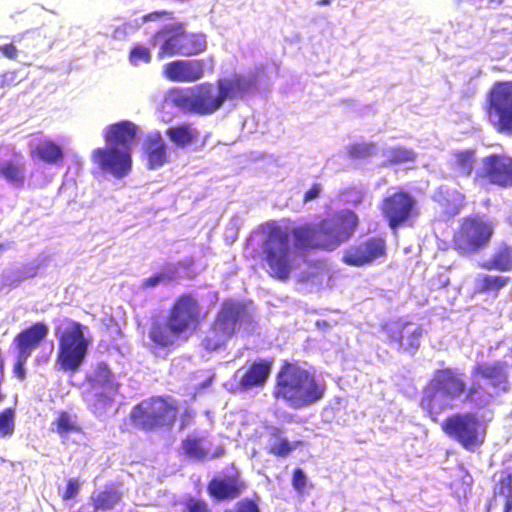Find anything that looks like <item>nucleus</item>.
<instances>
[{"instance_id":"obj_22","label":"nucleus","mask_w":512,"mask_h":512,"mask_svg":"<svg viewBox=\"0 0 512 512\" xmlns=\"http://www.w3.org/2000/svg\"><path fill=\"white\" fill-rule=\"evenodd\" d=\"M137 126L128 120L109 125L104 131V140L119 149H130L135 141Z\"/></svg>"},{"instance_id":"obj_50","label":"nucleus","mask_w":512,"mask_h":512,"mask_svg":"<svg viewBox=\"0 0 512 512\" xmlns=\"http://www.w3.org/2000/svg\"><path fill=\"white\" fill-rule=\"evenodd\" d=\"M28 357L20 356L16 354V360L13 366V373L15 377L23 381L26 378L25 364Z\"/></svg>"},{"instance_id":"obj_15","label":"nucleus","mask_w":512,"mask_h":512,"mask_svg":"<svg viewBox=\"0 0 512 512\" xmlns=\"http://www.w3.org/2000/svg\"><path fill=\"white\" fill-rule=\"evenodd\" d=\"M483 168L474 176V181L486 180L501 188L512 187V157L490 154L482 160Z\"/></svg>"},{"instance_id":"obj_14","label":"nucleus","mask_w":512,"mask_h":512,"mask_svg":"<svg viewBox=\"0 0 512 512\" xmlns=\"http://www.w3.org/2000/svg\"><path fill=\"white\" fill-rule=\"evenodd\" d=\"M510 366L504 360H497L492 363H477L471 371V380L480 381L487 389L491 391L506 392L510 388Z\"/></svg>"},{"instance_id":"obj_29","label":"nucleus","mask_w":512,"mask_h":512,"mask_svg":"<svg viewBox=\"0 0 512 512\" xmlns=\"http://www.w3.org/2000/svg\"><path fill=\"white\" fill-rule=\"evenodd\" d=\"M33 159L40 160L48 165H57L64 160V151L60 144L52 139L45 138L37 143L31 150Z\"/></svg>"},{"instance_id":"obj_37","label":"nucleus","mask_w":512,"mask_h":512,"mask_svg":"<svg viewBox=\"0 0 512 512\" xmlns=\"http://www.w3.org/2000/svg\"><path fill=\"white\" fill-rule=\"evenodd\" d=\"M384 166H391L406 162H413L416 159V153L412 148L397 145L384 151Z\"/></svg>"},{"instance_id":"obj_32","label":"nucleus","mask_w":512,"mask_h":512,"mask_svg":"<svg viewBox=\"0 0 512 512\" xmlns=\"http://www.w3.org/2000/svg\"><path fill=\"white\" fill-rule=\"evenodd\" d=\"M232 338L231 335L215 320L205 331L201 340V347L208 352L216 351Z\"/></svg>"},{"instance_id":"obj_34","label":"nucleus","mask_w":512,"mask_h":512,"mask_svg":"<svg viewBox=\"0 0 512 512\" xmlns=\"http://www.w3.org/2000/svg\"><path fill=\"white\" fill-rule=\"evenodd\" d=\"M122 491L117 484H110L103 490L91 496L92 504L95 511L102 509L108 510L113 508L122 499Z\"/></svg>"},{"instance_id":"obj_38","label":"nucleus","mask_w":512,"mask_h":512,"mask_svg":"<svg viewBox=\"0 0 512 512\" xmlns=\"http://www.w3.org/2000/svg\"><path fill=\"white\" fill-rule=\"evenodd\" d=\"M453 156V169L463 177L470 176L474 169L475 151L473 149L457 151Z\"/></svg>"},{"instance_id":"obj_28","label":"nucleus","mask_w":512,"mask_h":512,"mask_svg":"<svg viewBox=\"0 0 512 512\" xmlns=\"http://www.w3.org/2000/svg\"><path fill=\"white\" fill-rule=\"evenodd\" d=\"M181 447L184 455L196 461H204L206 459H213L221 457L225 449L222 446H218L210 454L208 449L204 445V438L197 436H187L182 440Z\"/></svg>"},{"instance_id":"obj_58","label":"nucleus","mask_w":512,"mask_h":512,"mask_svg":"<svg viewBox=\"0 0 512 512\" xmlns=\"http://www.w3.org/2000/svg\"><path fill=\"white\" fill-rule=\"evenodd\" d=\"M331 2V0H319L317 3L320 6L328 5Z\"/></svg>"},{"instance_id":"obj_1","label":"nucleus","mask_w":512,"mask_h":512,"mask_svg":"<svg viewBox=\"0 0 512 512\" xmlns=\"http://www.w3.org/2000/svg\"><path fill=\"white\" fill-rule=\"evenodd\" d=\"M358 226L359 217L350 209L339 210L317 224L304 223L292 228L276 221L267 222L259 252L260 262L270 277L285 282L296 268V252L335 250L355 234Z\"/></svg>"},{"instance_id":"obj_56","label":"nucleus","mask_w":512,"mask_h":512,"mask_svg":"<svg viewBox=\"0 0 512 512\" xmlns=\"http://www.w3.org/2000/svg\"><path fill=\"white\" fill-rule=\"evenodd\" d=\"M282 431L278 427H273L271 430V435L274 437H279L281 435Z\"/></svg>"},{"instance_id":"obj_3","label":"nucleus","mask_w":512,"mask_h":512,"mask_svg":"<svg viewBox=\"0 0 512 512\" xmlns=\"http://www.w3.org/2000/svg\"><path fill=\"white\" fill-rule=\"evenodd\" d=\"M326 390L325 382L314 372L284 360L276 373L272 396L293 409H301L321 401Z\"/></svg>"},{"instance_id":"obj_36","label":"nucleus","mask_w":512,"mask_h":512,"mask_svg":"<svg viewBox=\"0 0 512 512\" xmlns=\"http://www.w3.org/2000/svg\"><path fill=\"white\" fill-rule=\"evenodd\" d=\"M166 135L177 147H186L196 140L198 132L191 124L186 123L169 127Z\"/></svg>"},{"instance_id":"obj_35","label":"nucleus","mask_w":512,"mask_h":512,"mask_svg":"<svg viewBox=\"0 0 512 512\" xmlns=\"http://www.w3.org/2000/svg\"><path fill=\"white\" fill-rule=\"evenodd\" d=\"M52 428L62 440H65L69 434L82 432V428L77 422V416L64 410L57 413L52 422Z\"/></svg>"},{"instance_id":"obj_57","label":"nucleus","mask_w":512,"mask_h":512,"mask_svg":"<svg viewBox=\"0 0 512 512\" xmlns=\"http://www.w3.org/2000/svg\"><path fill=\"white\" fill-rule=\"evenodd\" d=\"M362 200H363V193L361 191H359L356 200H354V204L361 203Z\"/></svg>"},{"instance_id":"obj_30","label":"nucleus","mask_w":512,"mask_h":512,"mask_svg":"<svg viewBox=\"0 0 512 512\" xmlns=\"http://www.w3.org/2000/svg\"><path fill=\"white\" fill-rule=\"evenodd\" d=\"M145 152L149 169L161 167L168 161L167 147L160 133L148 136Z\"/></svg>"},{"instance_id":"obj_48","label":"nucleus","mask_w":512,"mask_h":512,"mask_svg":"<svg viewBox=\"0 0 512 512\" xmlns=\"http://www.w3.org/2000/svg\"><path fill=\"white\" fill-rule=\"evenodd\" d=\"M80 490V483L77 478H70L67 481L65 490L63 491L61 497L64 501L74 498Z\"/></svg>"},{"instance_id":"obj_25","label":"nucleus","mask_w":512,"mask_h":512,"mask_svg":"<svg viewBox=\"0 0 512 512\" xmlns=\"http://www.w3.org/2000/svg\"><path fill=\"white\" fill-rule=\"evenodd\" d=\"M481 268L487 271H512V245L506 241L498 243L489 259L481 263Z\"/></svg>"},{"instance_id":"obj_45","label":"nucleus","mask_w":512,"mask_h":512,"mask_svg":"<svg viewBox=\"0 0 512 512\" xmlns=\"http://www.w3.org/2000/svg\"><path fill=\"white\" fill-rule=\"evenodd\" d=\"M151 61V52L149 48L143 45H135L129 53V62L136 66L140 62L149 63Z\"/></svg>"},{"instance_id":"obj_7","label":"nucleus","mask_w":512,"mask_h":512,"mask_svg":"<svg viewBox=\"0 0 512 512\" xmlns=\"http://www.w3.org/2000/svg\"><path fill=\"white\" fill-rule=\"evenodd\" d=\"M179 406L170 397L154 396L140 401L130 413V419L139 429L150 432L156 429L170 430L177 419Z\"/></svg>"},{"instance_id":"obj_2","label":"nucleus","mask_w":512,"mask_h":512,"mask_svg":"<svg viewBox=\"0 0 512 512\" xmlns=\"http://www.w3.org/2000/svg\"><path fill=\"white\" fill-rule=\"evenodd\" d=\"M463 396L465 403L476 408H485L494 400V395L480 381L471 380L467 384L465 374L454 367L436 369L431 379L423 387L420 407L433 422L445 410L452 408L448 401Z\"/></svg>"},{"instance_id":"obj_33","label":"nucleus","mask_w":512,"mask_h":512,"mask_svg":"<svg viewBox=\"0 0 512 512\" xmlns=\"http://www.w3.org/2000/svg\"><path fill=\"white\" fill-rule=\"evenodd\" d=\"M89 383L94 390H100V388L104 387L112 391H118L119 389V383L115 381L114 374L105 362H98L96 364Z\"/></svg>"},{"instance_id":"obj_49","label":"nucleus","mask_w":512,"mask_h":512,"mask_svg":"<svg viewBox=\"0 0 512 512\" xmlns=\"http://www.w3.org/2000/svg\"><path fill=\"white\" fill-rule=\"evenodd\" d=\"M307 477L301 468H295L292 472V486L298 492H302L306 486Z\"/></svg>"},{"instance_id":"obj_6","label":"nucleus","mask_w":512,"mask_h":512,"mask_svg":"<svg viewBox=\"0 0 512 512\" xmlns=\"http://www.w3.org/2000/svg\"><path fill=\"white\" fill-rule=\"evenodd\" d=\"M495 228V223L483 215H466L453 232L452 248L464 257L478 254L490 245Z\"/></svg>"},{"instance_id":"obj_18","label":"nucleus","mask_w":512,"mask_h":512,"mask_svg":"<svg viewBox=\"0 0 512 512\" xmlns=\"http://www.w3.org/2000/svg\"><path fill=\"white\" fill-rule=\"evenodd\" d=\"M205 64L202 59H177L164 65L162 74L177 83H193L204 77Z\"/></svg>"},{"instance_id":"obj_41","label":"nucleus","mask_w":512,"mask_h":512,"mask_svg":"<svg viewBox=\"0 0 512 512\" xmlns=\"http://www.w3.org/2000/svg\"><path fill=\"white\" fill-rule=\"evenodd\" d=\"M15 431V409L5 408L0 412V437H11Z\"/></svg>"},{"instance_id":"obj_31","label":"nucleus","mask_w":512,"mask_h":512,"mask_svg":"<svg viewBox=\"0 0 512 512\" xmlns=\"http://www.w3.org/2000/svg\"><path fill=\"white\" fill-rule=\"evenodd\" d=\"M509 282V276L482 274L477 279L474 292L476 294H486L496 297Z\"/></svg>"},{"instance_id":"obj_19","label":"nucleus","mask_w":512,"mask_h":512,"mask_svg":"<svg viewBox=\"0 0 512 512\" xmlns=\"http://www.w3.org/2000/svg\"><path fill=\"white\" fill-rule=\"evenodd\" d=\"M49 328L44 322H35L18 332L13 345L16 354L24 357H30L32 352L46 339Z\"/></svg>"},{"instance_id":"obj_51","label":"nucleus","mask_w":512,"mask_h":512,"mask_svg":"<svg viewBox=\"0 0 512 512\" xmlns=\"http://www.w3.org/2000/svg\"><path fill=\"white\" fill-rule=\"evenodd\" d=\"M19 82L17 71H5L0 74V88L10 87Z\"/></svg>"},{"instance_id":"obj_54","label":"nucleus","mask_w":512,"mask_h":512,"mask_svg":"<svg viewBox=\"0 0 512 512\" xmlns=\"http://www.w3.org/2000/svg\"><path fill=\"white\" fill-rule=\"evenodd\" d=\"M163 279H165L164 273H156V274L152 275L151 277L144 279L141 286L144 289L154 287V286L158 285Z\"/></svg>"},{"instance_id":"obj_5","label":"nucleus","mask_w":512,"mask_h":512,"mask_svg":"<svg viewBox=\"0 0 512 512\" xmlns=\"http://www.w3.org/2000/svg\"><path fill=\"white\" fill-rule=\"evenodd\" d=\"M153 45L159 43L158 59L172 56H196L207 48L206 36L200 32L187 31L182 23H173L157 30L150 39Z\"/></svg>"},{"instance_id":"obj_60","label":"nucleus","mask_w":512,"mask_h":512,"mask_svg":"<svg viewBox=\"0 0 512 512\" xmlns=\"http://www.w3.org/2000/svg\"><path fill=\"white\" fill-rule=\"evenodd\" d=\"M3 250V245H0V252Z\"/></svg>"},{"instance_id":"obj_59","label":"nucleus","mask_w":512,"mask_h":512,"mask_svg":"<svg viewBox=\"0 0 512 512\" xmlns=\"http://www.w3.org/2000/svg\"><path fill=\"white\" fill-rule=\"evenodd\" d=\"M420 334H421L420 330H415V331L413 332V335H414L417 339L419 338Z\"/></svg>"},{"instance_id":"obj_40","label":"nucleus","mask_w":512,"mask_h":512,"mask_svg":"<svg viewBox=\"0 0 512 512\" xmlns=\"http://www.w3.org/2000/svg\"><path fill=\"white\" fill-rule=\"evenodd\" d=\"M377 147L373 142H357L347 147V154L353 160L366 159L376 154Z\"/></svg>"},{"instance_id":"obj_12","label":"nucleus","mask_w":512,"mask_h":512,"mask_svg":"<svg viewBox=\"0 0 512 512\" xmlns=\"http://www.w3.org/2000/svg\"><path fill=\"white\" fill-rule=\"evenodd\" d=\"M380 210L392 230L409 224L419 214L416 199L405 190H397L384 197Z\"/></svg>"},{"instance_id":"obj_23","label":"nucleus","mask_w":512,"mask_h":512,"mask_svg":"<svg viewBox=\"0 0 512 512\" xmlns=\"http://www.w3.org/2000/svg\"><path fill=\"white\" fill-rule=\"evenodd\" d=\"M182 333L167 320L153 319L149 330L148 337L152 344L157 348H170L176 345Z\"/></svg>"},{"instance_id":"obj_44","label":"nucleus","mask_w":512,"mask_h":512,"mask_svg":"<svg viewBox=\"0 0 512 512\" xmlns=\"http://www.w3.org/2000/svg\"><path fill=\"white\" fill-rule=\"evenodd\" d=\"M451 196L453 199V203L449 199H445V203L443 204L446 212L456 215L460 213L463 207L466 204V196L459 190L454 189L451 192Z\"/></svg>"},{"instance_id":"obj_10","label":"nucleus","mask_w":512,"mask_h":512,"mask_svg":"<svg viewBox=\"0 0 512 512\" xmlns=\"http://www.w3.org/2000/svg\"><path fill=\"white\" fill-rule=\"evenodd\" d=\"M166 317L183 335L198 330L206 318V313L193 293L184 292L174 299Z\"/></svg>"},{"instance_id":"obj_11","label":"nucleus","mask_w":512,"mask_h":512,"mask_svg":"<svg viewBox=\"0 0 512 512\" xmlns=\"http://www.w3.org/2000/svg\"><path fill=\"white\" fill-rule=\"evenodd\" d=\"M441 428L446 435L469 451L481 446L485 440V431L479 429L477 417L470 412L446 417L441 423Z\"/></svg>"},{"instance_id":"obj_26","label":"nucleus","mask_w":512,"mask_h":512,"mask_svg":"<svg viewBox=\"0 0 512 512\" xmlns=\"http://www.w3.org/2000/svg\"><path fill=\"white\" fill-rule=\"evenodd\" d=\"M39 46V35L26 31L14 36L11 43L0 45V52L8 59L15 60L18 52H31Z\"/></svg>"},{"instance_id":"obj_8","label":"nucleus","mask_w":512,"mask_h":512,"mask_svg":"<svg viewBox=\"0 0 512 512\" xmlns=\"http://www.w3.org/2000/svg\"><path fill=\"white\" fill-rule=\"evenodd\" d=\"M170 98L173 105L182 111L201 116L215 113L224 104L216 84L210 82L172 89Z\"/></svg>"},{"instance_id":"obj_47","label":"nucleus","mask_w":512,"mask_h":512,"mask_svg":"<svg viewBox=\"0 0 512 512\" xmlns=\"http://www.w3.org/2000/svg\"><path fill=\"white\" fill-rule=\"evenodd\" d=\"M225 512H261L256 500L244 498L238 501L232 511Z\"/></svg>"},{"instance_id":"obj_42","label":"nucleus","mask_w":512,"mask_h":512,"mask_svg":"<svg viewBox=\"0 0 512 512\" xmlns=\"http://www.w3.org/2000/svg\"><path fill=\"white\" fill-rule=\"evenodd\" d=\"M117 391H112L106 387L95 390L93 398V406L97 411L106 410L114 402Z\"/></svg>"},{"instance_id":"obj_13","label":"nucleus","mask_w":512,"mask_h":512,"mask_svg":"<svg viewBox=\"0 0 512 512\" xmlns=\"http://www.w3.org/2000/svg\"><path fill=\"white\" fill-rule=\"evenodd\" d=\"M387 256V241L384 236L375 235L347 247L341 261L348 266L363 267Z\"/></svg>"},{"instance_id":"obj_20","label":"nucleus","mask_w":512,"mask_h":512,"mask_svg":"<svg viewBox=\"0 0 512 512\" xmlns=\"http://www.w3.org/2000/svg\"><path fill=\"white\" fill-rule=\"evenodd\" d=\"M273 359L257 358L249 363L238 379V387L247 391L252 388L263 387L272 372Z\"/></svg>"},{"instance_id":"obj_52","label":"nucleus","mask_w":512,"mask_h":512,"mask_svg":"<svg viewBox=\"0 0 512 512\" xmlns=\"http://www.w3.org/2000/svg\"><path fill=\"white\" fill-rule=\"evenodd\" d=\"M321 190H322V185L321 183H313L311 185V187L304 193V196H303V202L304 203H307V202H310L316 198H318L320 196V193H321Z\"/></svg>"},{"instance_id":"obj_53","label":"nucleus","mask_w":512,"mask_h":512,"mask_svg":"<svg viewBox=\"0 0 512 512\" xmlns=\"http://www.w3.org/2000/svg\"><path fill=\"white\" fill-rule=\"evenodd\" d=\"M161 17L173 18V12L167 10L153 11L143 16V21H155Z\"/></svg>"},{"instance_id":"obj_4","label":"nucleus","mask_w":512,"mask_h":512,"mask_svg":"<svg viewBox=\"0 0 512 512\" xmlns=\"http://www.w3.org/2000/svg\"><path fill=\"white\" fill-rule=\"evenodd\" d=\"M87 330L86 326L70 318H64L55 327L58 341L55 363L59 370L74 373L84 363L90 346Z\"/></svg>"},{"instance_id":"obj_46","label":"nucleus","mask_w":512,"mask_h":512,"mask_svg":"<svg viewBox=\"0 0 512 512\" xmlns=\"http://www.w3.org/2000/svg\"><path fill=\"white\" fill-rule=\"evenodd\" d=\"M183 512H213L209 504L200 498L189 497L183 502Z\"/></svg>"},{"instance_id":"obj_55","label":"nucleus","mask_w":512,"mask_h":512,"mask_svg":"<svg viewBox=\"0 0 512 512\" xmlns=\"http://www.w3.org/2000/svg\"><path fill=\"white\" fill-rule=\"evenodd\" d=\"M192 413L189 411V410H185L183 415H182V419H181V422H180V425H179V428L182 430L184 429L187 425L190 424L191 420H192Z\"/></svg>"},{"instance_id":"obj_39","label":"nucleus","mask_w":512,"mask_h":512,"mask_svg":"<svg viewBox=\"0 0 512 512\" xmlns=\"http://www.w3.org/2000/svg\"><path fill=\"white\" fill-rule=\"evenodd\" d=\"M496 494L503 497V512H512V473L505 471L497 482Z\"/></svg>"},{"instance_id":"obj_24","label":"nucleus","mask_w":512,"mask_h":512,"mask_svg":"<svg viewBox=\"0 0 512 512\" xmlns=\"http://www.w3.org/2000/svg\"><path fill=\"white\" fill-rule=\"evenodd\" d=\"M223 103L227 99L242 98L254 86V81L242 74H233L216 81Z\"/></svg>"},{"instance_id":"obj_16","label":"nucleus","mask_w":512,"mask_h":512,"mask_svg":"<svg viewBox=\"0 0 512 512\" xmlns=\"http://www.w3.org/2000/svg\"><path fill=\"white\" fill-rule=\"evenodd\" d=\"M92 160L101 170L111 173L118 179L126 176L132 166L130 149L111 146L95 149L92 152Z\"/></svg>"},{"instance_id":"obj_43","label":"nucleus","mask_w":512,"mask_h":512,"mask_svg":"<svg viewBox=\"0 0 512 512\" xmlns=\"http://www.w3.org/2000/svg\"><path fill=\"white\" fill-rule=\"evenodd\" d=\"M300 444V441L290 442L287 438H281L277 443L268 447V453L276 457L285 458Z\"/></svg>"},{"instance_id":"obj_27","label":"nucleus","mask_w":512,"mask_h":512,"mask_svg":"<svg viewBox=\"0 0 512 512\" xmlns=\"http://www.w3.org/2000/svg\"><path fill=\"white\" fill-rule=\"evenodd\" d=\"M13 159L0 163V177L16 187H23L26 181V163L21 152H13Z\"/></svg>"},{"instance_id":"obj_17","label":"nucleus","mask_w":512,"mask_h":512,"mask_svg":"<svg viewBox=\"0 0 512 512\" xmlns=\"http://www.w3.org/2000/svg\"><path fill=\"white\" fill-rule=\"evenodd\" d=\"M246 487L240 471L232 464L229 472L222 476H215L208 482L207 492L217 501L234 500L245 491Z\"/></svg>"},{"instance_id":"obj_9","label":"nucleus","mask_w":512,"mask_h":512,"mask_svg":"<svg viewBox=\"0 0 512 512\" xmlns=\"http://www.w3.org/2000/svg\"><path fill=\"white\" fill-rule=\"evenodd\" d=\"M484 110L497 133L512 135V81H497L492 85Z\"/></svg>"},{"instance_id":"obj_21","label":"nucleus","mask_w":512,"mask_h":512,"mask_svg":"<svg viewBox=\"0 0 512 512\" xmlns=\"http://www.w3.org/2000/svg\"><path fill=\"white\" fill-rule=\"evenodd\" d=\"M249 319L250 315L244 303L227 300L222 303L214 320L233 336L237 327Z\"/></svg>"}]
</instances>
